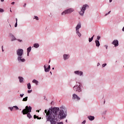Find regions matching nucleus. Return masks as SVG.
<instances>
[{"label":"nucleus","mask_w":124,"mask_h":124,"mask_svg":"<svg viewBox=\"0 0 124 124\" xmlns=\"http://www.w3.org/2000/svg\"><path fill=\"white\" fill-rule=\"evenodd\" d=\"M60 108H54L48 111L45 109V113L46 114L47 122H50V124H56L57 121L59 120L58 112Z\"/></svg>","instance_id":"obj_1"},{"label":"nucleus","mask_w":124,"mask_h":124,"mask_svg":"<svg viewBox=\"0 0 124 124\" xmlns=\"http://www.w3.org/2000/svg\"><path fill=\"white\" fill-rule=\"evenodd\" d=\"M24 53V50L23 49H18L16 51V54L17 56V60L18 62H25L26 60L22 57L23 56V53Z\"/></svg>","instance_id":"obj_2"},{"label":"nucleus","mask_w":124,"mask_h":124,"mask_svg":"<svg viewBox=\"0 0 124 124\" xmlns=\"http://www.w3.org/2000/svg\"><path fill=\"white\" fill-rule=\"evenodd\" d=\"M31 112V107L26 106L25 108L22 110V113L23 115L27 114L28 118L31 119V113H30Z\"/></svg>","instance_id":"obj_3"},{"label":"nucleus","mask_w":124,"mask_h":124,"mask_svg":"<svg viewBox=\"0 0 124 124\" xmlns=\"http://www.w3.org/2000/svg\"><path fill=\"white\" fill-rule=\"evenodd\" d=\"M58 117L59 118H60V120H62V119H65V118H66V113H64V112L62 110H60Z\"/></svg>","instance_id":"obj_4"},{"label":"nucleus","mask_w":124,"mask_h":124,"mask_svg":"<svg viewBox=\"0 0 124 124\" xmlns=\"http://www.w3.org/2000/svg\"><path fill=\"white\" fill-rule=\"evenodd\" d=\"M81 28V23H78L76 27V32L79 37H81V33L79 31V29Z\"/></svg>","instance_id":"obj_5"},{"label":"nucleus","mask_w":124,"mask_h":124,"mask_svg":"<svg viewBox=\"0 0 124 124\" xmlns=\"http://www.w3.org/2000/svg\"><path fill=\"white\" fill-rule=\"evenodd\" d=\"M74 90L76 92H78V93H80L81 92L82 89H81V84L80 83H78L77 85L74 87Z\"/></svg>","instance_id":"obj_6"},{"label":"nucleus","mask_w":124,"mask_h":124,"mask_svg":"<svg viewBox=\"0 0 124 124\" xmlns=\"http://www.w3.org/2000/svg\"><path fill=\"white\" fill-rule=\"evenodd\" d=\"M74 11V9L72 8H70L64 11L62 13V15H65V14H70V13H72V12H73Z\"/></svg>","instance_id":"obj_7"},{"label":"nucleus","mask_w":124,"mask_h":124,"mask_svg":"<svg viewBox=\"0 0 124 124\" xmlns=\"http://www.w3.org/2000/svg\"><path fill=\"white\" fill-rule=\"evenodd\" d=\"M87 7H89L88 5L87 4L84 5L83 6L80 12H79L80 15H81V16H83L84 15V13H85V10L87 9Z\"/></svg>","instance_id":"obj_8"},{"label":"nucleus","mask_w":124,"mask_h":124,"mask_svg":"<svg viewBox=\"0 0 124 124\" xmlns=\"http://www.w3.org/2000/svg\"><path fill=\"white\" fill-rule=\"evenodd\" d=\"M46 66H47L46 65H44V69H45V72H48V71H50V68H51V66L50 65L48 66L47 68Z\"/></svg>","instance_id":"obj_9"},{"label":"nucleus","mask_w":124,"mask_h":124,"mask_svg":"<svg viewBox=\"0 0 124 124\" xmlns=\"http://www.w3.org/2000/svg\"><path fill=\"white\" fill-rule=\"evenodd\" d=\"M74 73L77 75H79V76L83 75V72L81 71H76L74 72Z\"/></svg>","instance_id":"obj_10"},{"label":"nucleus","mask_w":124,"mask_h":124,"mask_svg":"<svg viewBox=\"0 0 124 124\" xmlns=\"http://www.w3.org/2000/svg\"><path fill=\"white\" fill-rule=\"evenodd\" d=\"M112 44L115 46V47L119 46V41L118 40H114L112 42Z\"/></svg>","instance_id":"obj_11"},{"label":"nucleus","mask_w":124,"mask_h":124,"mask_svg":"<svg viewBox=\"0 0 124 124\" xmlns=\"http://www.w3.org/2000/svg\"><path fill=\"white\" fill-rule=\"evenodd\" d=\"M73 99H77L78 100H80V97H79L76 94H74L73 95Z\"/></svg>","instance_id":"obj_12"},{"label":"nucleus","mask_w":124,"mask_h":124,"mask_svg":"<svg viewBox=\"0 0 124 124\" xmlns=\"http://www.w3.org/2000/svg\"><path fill=\"white\" fill-rule=\"evenodd\" d=\"M11 111H13L14 110H19V108L17 106H14L13 107L9 108Z\"/></svg>","instance_id":"obj_13"},{"label":"nucleus","mask_w":124,"mask_h":124,"mask_svg":"<svg viewBox=\"0 0 124 124\" xmlns=\"http://www.w3.org/2000/svg\"><path fill=\"white\" fill-rule=\"evenodd\" d=\"M69 57H70V56L69 54H64L63 55V58L64 60H67L69 59Z\"/></svg>","instance_id":"obj_14"},{"label":"nucleus","mask_w":124,"mask_h":124,"mask_svg":"<svg viewBox=\"0 0 124 124\" xmlns=\"http://www.w3.org/2000/svg\"><path fill=\"white\" fill-rule=\"evenodd\" d=\"M95 43L96 44V47H99V46H100V43H99V41L97 40H95Z\"/></svg>","instance_id":"obj_15"},{"label":"nucleus","mask_w":124,"mask_h":124,"mask_svg":"<svg viewBox=\"0 0 124 124\" xmlns=\"http://www.w3.org/2000/svg\"><path fill=\"white\" fill-rule=\"evenodd\" d=\"M10 36L12 37V41H14V40H16V38L12 34H10Z\"/></svg>","instance_id":"obj_16"},{"label":"nucleus","mask_w":124,"mask_h":124,"mask_svg":"<svg viewBox=\"0 0 124 124\" xmlns=\"http://www.w3.org/2000/svg\"><path fill=\"white\" fill-rule=\"evenodd\" d=\"M89 120L90 121H93L94 120V116H89L88 117Z\"/></svg>","instance_id":"obj_17"},{"label":"nucleus","mask_w":124,"mask_h":124,"mask_svg":"<svg viewBox=\"0 0 124 124\" xmlns=\"http://www.w3.org/2000/svg\"><path fill=\"white\" fill-rule=\"evenodd\" d=\"M93 37H94V35H93L91 38H89V42H92L93 40Z\"/></svg>","instance_id":"obj_18"},{"label":"nucleus","mask_w":124,"mask_h":124,"mask_svg":"<svg viewBox=\"0 0 124 124\" xmlns=\"http://www.w3.org/2000/svg\"><path fill=\"white\" fill-rule=\"evenodd\" d=\"M18 79H19L20 83H22V82H23V80H24V78L21 77H19Z\"/></svg>","instance_id":"obj_19"},{"label":"nucleus","mask_w":124,"mask_h":124,"mask_svg":"<svg viewBox=\"0 0 124 124\" xmlns=\"http://www.w3.org/2000/svg\"><path fill=\"white\" fill-rule=\"evenodd\" d=\"M27 86H28V90H31V83H29L27 84Z\"/></svg>","instance_id":"obj_20"},{"label":"nucleus","mask_w":124,"mask_h":124,"mask_svg":"<svg viewBox=\"0 0 124 124\" xmlns=\"http://www.w3.org/2000/svg\"><path fill=\"white\" fill-rule=\"evenodd\" d=\"M33 46L35 47V48H38V47H39V44H34L33 45Z\"/></svg>","instance_id":"obj_21"},{"label":"nucleus","mask_w":124,"mask_h":124,"mask_svg":"<svg viewBox=\"0 0 124 124\" xmlns=\"http://www.w3.org/2000/svg\"><path fill=\"white\" fill-rule=\"evenodd\" d=\"M31 51V46H30L27 48V53H30Z\"/></svg>","instance_id":"obj_22"},{"label":"nucleus","mask_w":124,"mask_h":124,"mask_svg":"<svg viewBox=\"0 0 124 124\" xmlns=\"http://www.w3.org/2000/svg\"><path fill=\"white\" fill-rule=\"evenodd\" d=\"M32 83H34L35 84H36V85H37L38 81L35 79H33L32 80Z\"/></svg>","instance_id":"obj_23"},{"label":"nucleus","mask_w":124,"mask_h":124,"mask_svg":"<svg viewBox=\"0 0 124 124\" xmlns=\"http://www.w3.org/2000/svg\"><path fill=\"white\" fill-rule=\"evenodd\" d=\"M27 100H28V96H27V97L24 98L23 99V100H22V101H27Z\"/></svg>","instance_id":"obj_24"},{"label":"nucleus","mask_w":124,"mask_h":124,"mask_svg":"<svg viewBox=\"0 0 124 124\" xmlns=\"http://www.w3.org/2000/svg\"><path fill=\"white\" fill-rule=\"evenodd\" d=\"M33 19H35L37 20H39V18H38V16H34Z\"/></svg>","instance_id":"obj_25"},{"label":"nucleus","mask_w":124,"mask_h":124,"mask_svg":"<svg viewBox=\"0 0 124 124\" xmlns=\"http://www.w3.org/2000/svg\"><path fill=\"white\" fill-rule=\"evenodd\" d=\"M4 10L3 9H1V8H0V13H2V12H4Z\"/></svg>","instance_id":"obj_26"},{"label":"nucleus","mask_w":124,"mask_h":124,"mask_svg":"<svg viewBox=\"0 0 124 124\" xmlns=\"http://www.w3.org/2000/svg\"><path fill=\"white\" fill-rule=\"evenodd\" d=\"M106 65H107V64H106V63L103 64L102 65V67H105V66H106Z\"/></svg>","instance_id":"obj_27"},{"label":"nucleus","mask_w":124,"mask_h":124,"mask_svg":"<svg viewBox=\"0 0 124 124\" xmlns=\"http://www.w3.org/2000/svg\"><path fill=\"white\" fill-rule=\"evenodd\" d=\"M31 92H32V90H28V93H31Z\"/></svg>","instance_id":"obj_28"},{"label":"nucleus","mask_w":124,"mask_h":124,"mask_svg":"<svg viewBox=\"0 0 124 124\" xmlns=\"http://www.w3.org/2000/svg\"><path fill=\"white\" fill-rule=\"evenodd\" d=\"M38 117V116H37L36 115H34V119H37Z\"/></svg>","instance_id":"obj_29"},{"label":"nucleus","mask_w":124,"mask_h":124,"mask_svg":"<svg viewBox=\"0 0 124 124\" xmlns=\"http://www.w3.org/2000/svg\"><path fill=\"white\" fill-rule=\"evenodd\" d=\"M17 26H18L17 22H16L15 25V28H17Z\"/></svg>","instance_id":"obj_30"},{"label":"nucleus","mask_w":124,"mask_h":124,"mask_svg":"<svg viewBox=\"0 0 124 124\" xmlns=\"http://www.w3.org/2000/svg\"><path fill=\"white\" fill-rule=\"evenodd\" d=\"M97 39L98 41V40H99V39H100V36H98L97 37Z\"/></svg>","instance_id":"obj_31"},{"label":"nucleus","mask_w":124,"mask_h":124,"mask_svg":"<svg viewBox=\"0 0 124 124\" xmlns=\"http://www.w3.org/2000/svg\"><path fill=\"white\" fill-rule=\"evenodd\" d=\"M17 41H19V42H23V41L20 39H17Z\"/></svg>","instance_id":"obj_32"},{"label":"nucleus","mask_w":124,"mask_h":124,"mask_svg":"<svg viewBox=\"0 0 124 124\" xmlns=\"http://www.w3.org/2000/svg\"><path fill=\"white\" fill-rule=\"evenodd\" d=\"M20 96L21 97H23V96H24V93H23V94H20Z\"/></svg>","instance_id":"obj_33"},{"label":"nucleus","mask_w":124,"mask_h":124,"mask_svg":"<svg viewBox=\"0 0 124 124\" xmlns=\"http://www.w3.org/2000/svg\"><path fill=\"white\" fill-rule=\"evenodd\" d=\"M57 124H63V122L57 123Z\"/></svg>","instance_id":"obj_34"},{"label":"nucleus","mask_w":124,"mask_h":124,"mask_svg":"<svg viewBox=\"0 0 124 124\" xmlns=\"http://www.w3.org/2000/svg\"><path fill=\"white\" fill-rule=\"evenodd\" d=\"M110 12H111V11L108 12V13L106 14V16H107V15H108L110 14Z\"/></svg>","instance_id":"obj_35"},{"label":"nucleus","mask_w":124,"mask_h":124,"mask_svg":"<svg viewBox=\"0 0 124 124\" xmlns=\"http://www.w3.org/2000/svg\"><path fill=\"white\" fill-rule=\"evenodd\" d=\"M82 124H86V120H84V121L82 123Z\"/></svg>","instance_id":"obj_36"},{"label":"nucleus","mask_w":124,"mask_h":124,"mask_svg":"<svg viewBox=\"0 0 124 124\" xmlns=\"http://www.w3.org/2000/svg\"><path fill=\"white\" fill-rule=\"evenodd\" d=\"M37 120H41V117H37Z\"/></svg>","instance_id":"obj_37"},{"label":"nucleus","mask_w":124,"mask_h":124,"mask_svg":"<svg viewBox=\"0 0 124 124\" xmlns=\"http://www.w3.org/2000/svg\"><path fill=\"white\" fill-rule=\"evenodd\" d=\"M1 48H2V51L3 52V51H4L3 50V46H2Z\"/></svg>","instance_id":"obj_38"},{"label":"nucleus","mask_w":124,"mask_h":124,"mask_svg":"<svg viewBox=\"0 0 124 124\" xmlns=\"http://www.w3.org/2000/svg\"><path fill=\"white\" fill-rule=\"evenodd\" d=\"M16 23H17V22H18V19L16 18Z\"/></svg>","instance_id":"obj_39"},{"label":"nucleus","mask_w":124,"mask_h":124,"mask_svg":"<svg viewBox=\"0 0 124 124\" xmlns=\"http://www.w3.org/2000/svg\"><path fill=\"white\" fill-rule=\"evenodd\" d=\"M26 5H27V4L26 3H25L24 5V7H26Z\"/></svg>","instance_id":"obj_40"},{"label":"nucleus","mask_w":124,"mask_h":124,"mask_svg":"<svg viewBox=\"0 0 124 124\" xmlns=\"http://www.w3.org/2000/svg\"><path fill=\"white\" fill-rule=\"evenodd\" d=\"M15 4V2H12V4Z\"/></svg>","instance_id":"obj_41"},{"label":"nucleus","mask_w":124,"mask_h":124,"mask_svg":"<svg viewBox=\"0 0 124 124\" xmlns=\"http://www.w3.org/2000/svg\"><path fill=\"white\" fill-rule=\"evenodd\" d=\"M29 55H30V53L27 52V56H29Z\"/></svg>","instance_id":"obj_42"},{"label":"nucleus","mask_w":124,"mask_h":124,"mask_svg":"<svg viewBox=\"0 0 124 124\" xmlns=\"http://www.w3.org/2000/svg\"><path fill=\"white\" fill-rule=\"evenodd\" d=\"M106 46V49H107V48H108V46Z\"/></svg>","instance_id":"obj_43"},{"label":"nucleus","mask_w":124,"mask_h":124,"mask_svg":"<svg viewBox=\"0 0 124 124\" xmlns=\"http://www.w3.org/2000/svg\"><path fill=\"white\" fill-rule=\"evenodd\" d=\"M100 64L99 63H97V66H98V65H99Z\"/></svg>","instance_id":"obj_44"},{"label":"nucleus","mask_w":124,"mask_h":124,"mask_svg":"<svg viewBox=\"0 0 124 124\" xmlns=\"http://www.w3.org/2000/svg\"><path fill=\"white\" fill-rule=\"evenodd\" d=\"M1 2L4 1V0H0Z\"/></svg>","instance_id":"obj_45"},{"label":"nucleus","mask_w":124,"mask_h":124,"mask_svg":"<svg viewBox=\"0 0 124 124\" xmlns=\"http://www.w3.org/2000/svg\"><path fill=\"white\" fill-rule=\"evenodd\" d=\"M112 0H109V2H112Z\"/></svg>","instance_id":"obj_46"},{"label":"nucleus","mask_w":124,"mask_h":124,"mask_svg":"<svg viewBox=\"0 0 124 124\" xmlns=\"http://www.w3.org/2000/svg\"><path fill=\"white\" fill-rule=\"evenodd\" d=\"M52 69H53V70L55 69V68H54V67H53V68H52Z\"/></svg>","instance_id":"obj_47"},{"label":"nucleus","mask_w":124,"mask_h":124,"mask_svg":"<svg viewBox=\"0 0 124 124\" xmlns=\"http://www.w3.org/2000/svg\"><path fill=\"white\" fill-rule=\"evenodd\" d=\"M65 122L66 123H67V120H66Z\"/></svg>","instance_id":"obj_48"},{"label":"nucleus","mask_w":124,"mask_h":124,"mask_svg":"<svg viewBox=\"0 0 124 124\" xmlns=\"http://www.w3.org/2000/svg\"><path fill=\"white\" fill-rule=\"evenodd\" d=\"M10 12H12V11H11V10H10Z\"/></svg>","instance_id":"obj_49"},{"label":"nucleus","mask_w":124,"mask_h":124,"mask_svg":"<svg viewBox=\"0 0 124 124\" xmlns=\"http://www.w3.org/2000/svg\"><path fill=\"white\" fill-rule=\"evenodd\" d=\"M50 73H51V74H52V72H50Z\"/></svg>","instance_id":"obj_50"},{"label":"nucleus","mask_w":124,"mask_h":124,"mask_svg":"<svg viewBox=\"0 0 124 124\" xmlns=\"http://www.w3.org/2000/svg\"><path fill=\"white\" fill-rule=\"evenodd\" d=\"M37 112H39V110H37Z\"/></svg>","instance_id":"obj_51"},{"label":"nucleus","mask_w":124,"mask_h":124,"mask_svg":"<svg viewBox=\"0 0 124 124\" xmlns=\"http://www.w3.org/2000/svg\"><path fill=\"white\" fill-rule=\"evenodd\" d=\"M9 26H10V27H11V25L10 24Z\"/></svg>","instance_id":"obj_52"},{"label":"nucleus","mask_w":124,"mask_h":124,"mask_svg":"<svg viewBox=\"0 0 124 124\" xmlns=\"http://www.w3.org/2000/svg\"><path fill=\"white\" fill-rule=\"evenodd\" d=\"M51 62V61H50V60H49V62Z\"/></svg>","instance_id":"obj_53"}]
</instances>
